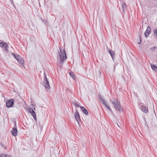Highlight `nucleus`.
I'll list each match as a JSON object with an SVG mask.
<instances>
[{
  "mask_svg": "<svg viewBox=\"0 0 157 157\" xmlns=\"http://www.w3.org/2000/svg\"><path fill=\"white\" fill-rule=\"evenodd\" d=\"M5 50L6 51H8V47L5 48Z\"/></svg>",
  "mask_w": 157,
  "mask_h": 157,
  "instance_id": "nucleus-30",
  "label": "nucleus"
},
{
  "mask_svg": "<svg viewBox=\"0 0 157 157\" xmlns=\"http://www.w3.org/2000/svg\"><path fill=\"white\" fill-rule=\"evenodd\" d=\"M0 157H11L8 155H5L4 156L3 155H0Z\"/></svg>",
  "mask_w": 157,
  "mask_h": 157,
  "instance_id": "nucleus-20",
  "label": "nucleus"
},
{
  "mask_svg": "<svg viewBox=\"0 0 157 157\" xmlns=\"http://www.w3.org/2000/svg\"><path fill=\"white\" fill-rule=\"evenodd\" d=\"M60 52H59V59H57V64L61 65L66 60L67 57L64 48H60Z\"/></svg>",
  "mask_w": 157,
  "mask_h": 157,
  "instance_id": "nucleus-1",
  "label": "nucleus"
},
{
  "mask_svg": "<svg viewBox=\"0 0 157 157\" xmlns=\"http://www.w3.org/2000/svg\"><path fill=\"white\" fill-rule=\"evenodd\" d=\"M116 109V110L117 111H118L119 112L120 111L121 109Z\"/></svg>",
  "mask_w": 157,
  "mask_h": 157,
  "instance_id": "nucleus-28",
  "label": "nucleus"
},
{
  "mask_svg": "<svg viewBox=\"0 0 157 157\" xmlns=\"http://www.w3.org/2000/svg\"><path fill=\"white\" fill-rule=\"evenodd\" d=\"M107 112L108 113H110L111 114H113L111 109H107Z\"/></svg>",
  "mask_w": 157,
  "mask_h": 157,
  "instance_id": "nucleus-18",
  "label": "nucleus"
},
{
  "mask_svg": "<svg viewBox=\"0 0 157 157\" xmlns=\"http://www.w3.org/2000/svg\"><path fill=\"white\" fill-rule=\"evenodd\" d=\"M154 32L156 34V36H157V29H155L154 31Z\"/></svg>",
  "mask_w": 157,
  "mask_h": 157,
  "instance_id": "nucleus-25",
  "label": "nucleus"
},
{
  "mask_svg": "<svg viewBox=\"0 0 157 157\" xmlns=\"http://www.w3.org/2000/svg\"><path fill=\"white\" fill-rule=\"evenodd\" d=\"M100 101L107 108H110L107 105V103L106 101L104 100L102 98H100Z\"/></svg>",
  "mask_w": 157,
  "mask_h": 157,
  "instance_id": "nucleus-10",
  "label": "nucleus"
},
{
  "mask_svg": "<svg viewBox=\"0 0 157 157\" xmlns=\"http://www.w3.org/2000/svg\"><path fill=\"white\" fill-rule=\"evenodd\" d=\"M126 7V4L124 3H123L122 5V7L123 8V10H124V9H125Z\"/></svg>",
  "mask_w": 157,
  "mask_h": 157,
  "instance_id": "nucleus-19",
  "label": "nucleus"
},
{
  "mask_svg": "<svg viewBox=\"0 0 157 157\" xmlns=\"http://www.w3.org/2000/svg\"><path fill=\"white\" fill-rule=\"evenodd\" d=\"M117 125L119 127V126L118 124H117Z\"/></svg>",
  "mask_w": 157,
  "mask_h": 157,
  "instance_id": "nucleus-32",
  "label": "nucleus"
},
{
  "mask_svg": "<svg viewBox=\"0 0 157 157\" xmlns=\"http://www.w3.org/2000/svg\"><path fill=\"white\" fill-rule=\"evenodd\" d=\"M151 32V28L150 26H148L147 28L146 31L144 33V35L146 38L149 36V34Z\"/></svg>",
  "mask_w": 157,
  "mask_h": 157,
  "instance_id": "nucleus-7",
  "label": "nucleus"
},
{
  "mask_svg": "<svg viewBox=\"0 0 157 157\" xmlns=\"http://www.w3.org/2000/svg\"><path fill=\"white\" fill-rule=\"evenodd\" d=\"M69 74L71 77L74 80H76V77L75 75L72 72H70L69 73Z\"/></svg>",
  "mask_w": 157,
  "mask_h": 157,
  "instance_id": "nucleus-13",
  "label": "nucleus"
},
{
  "mask_svg": "<svg viewBox=\"0 0 157 157\" xmlns=\"http://www.w3.org/2000/svg\"><path fill=\"white\" fill-rule=\"evenodd\" d=\"M148 109H141V110L144 113H147L148 111Z\"/></svg>",
  "mask_w": 157,
  "mask_h": 157,
  "instance_id": "nucleus-17",
  "label": "nucleus"
},
{
  "mask_svg": "<svg viewBox=\"0 0 157 157\" xmlns=\"http://www.w3.org/2000/svg\"><path fill=\"white\" fill-rule=\"evenodd\" d=\"M116 65V64H115L114 65V66H113V71L114 72L115 71Z\"/></svg>",
  "mask_w": 157,
  "mask_h": 157,
  "instance_id": "nucleus-27",
  "label": "nucleus"
},
{
  "mask_svg": "<svg viewBox=\"0 0 157 157\" xmlns=\"http://www.w3.org/2000/svg\"><path fill=\"white\" fill-rule=\"evenodd\" d=\"M12 55L14 56L15 58L18 61L20 59V58H22L21 57H20V56L19 55H17V54L13 53H12Z\"/></svg>",
  "mask_w": 157,
  "mask_h": 157,
  "instance_id": "nucleus-12",
  "label": "nucleus"
},
{
  "mask_svg": "<svg viewBox=\"0 0 157 157\" xmlns=\"http://www.w3.org/2000/svg\"><path fill=\"white\" fill-rule=\"evenodd\" d=\"M141 108H146V106L144 105H142L141 106Z\"/></svg>",
  "mask_w": 157,
  "mask_h": 157,
  "instance_id": "nucleus-31",
  "label": "nucleus"
},
{
  "mask_svg": "<svg viewBox=\"0 0 157 157\" xmlns=\"http://www.w3.org/2000/svg\"><path fill=\"white\" fill-rule=\"evenodd\" d=\"M19 99L20 100V102L21 103L23 104H25V102L21 98H19Z\"/></svg>",
  "mask_w": 157,
  "mask_h": 157,
  "instance_id": "nucleus-22",
  "label": "nucleus"
},
{
  "mask_svg": "<svg viewBox=\"0 0 157 157\" xmlns=\"http://www.w3.org/2000/svg\"><path fill=\"white\" fill-rule=\"evenodd\" d=\"M109 52L110 55L111 56L113 59V56L115 55V53L113 52V51L111 50H109Z\"/></svg>",
  "mask_w": 157,
  "mask_h": 157,
  "instance_id": "nucleus-15",
  "label": "nucleus"
},
{
  "mask_svg": "<svg viewBox=\"0 0 157 157\" xmlns=\"http://www.w3.org/2000/svg\"><path fill=\"white\" fill-rule=\"evenodd\" d=\"M75 116L77 121L78 123L80 121V119L79 114L77 110H76V111L75 113Z\"/></svg>",
  "mask_w": 157,
  "mask_h": 157,
  "instance_id": "nucleus-8",
  "label": "nucleus"
},
{
  "mask_svg": "<svg viewBox=\"0 0 157 157\" xmlns=\"http://www.w3.org/2000/svg\"><path fill=\"white\" fill-rule=\"evenodd\" d=\"M151 67L153 71L155 72L157 71V67L154 65L151 64Z\"/></svg>",
  "mask_w": 157,
  "mask_h": 157,
  "instance_id": "nucleus-14",
  "label": "nucleus"
},
{
  "mask_svg": "<svg viewBox=\"0 0 157 157\" xmlns=\"http://www.w3.org/2000/svg\"><path fill=\"white\" fill-rule=\"evenodd\" d=\"M83 112L86 115H87L88 114V111L86 109H81Z\"/></svg>",
  "mask_w": 157,
  "mask_h": 157,
  "instance_id": "nucleus-16",
  "label": "nucleus"
},
{
  "mask_svg": "<svg viewBox=\"0 0 157 157\" xmlns=\"http://www.w3.org/2000/svg\"><path fill=\"white\" fill-rule=\"evenodd\" d=\"M32 107L33 108H35V105H32Z\"/></svg>",
  "mask_w": 157,
  "mask_h": 157,
  "instance_id": "nucleus-29",
  "label": "nucleus"
},
{
  "mask_svg": "<svg viewBox=\"0 0 157 157\" xmlns=\"http://www.w3.org/2000/svg\"><path fill=\"white\" fill-rule=\"evenodd\" d=\"M17 131L16 123H15L14 127L13 128V130L11 131L12 134L13 136H17Z\"/></svg>",
  "mask_w": 157,
  "mask_h": 157,
  "instance_id": "nucleus-6",
  "label": "nucleus"
},
{
  "mask_svg": "<svg viewBox=\"0 0 157 157\" xmlns=\"http://www.w3.org/2000/svg\"><path fill=\"white\" fill-rule=\"evenodd\" d=\"M112 103L115 108H120V104L117 100L112 101Z\"/></svg>",
  "mask_w": 157,
  "mask_h": 157,
  "instance_id": "nucleus-5",
  "label": "nucleus"
},
{
  "mask_svg": "<svg viewBox=\"0 0 157 157\" xmlns=\"http://www.w3.org/2000/svg\"><path fill=\"white\" fill-rule=\"evenodd\" d=\"M72 106L76 108H78L79 107L80 108H85L83 106H79L78 104L75 102H73L72 103Z\"/></svg>",
  "mask_w": 157,
  "mask_h": 157,
  "instance_id": "nucleus-11",
  "label": "nucleus"
},
{
  "mask_svg": "<svg viewBox=\"0 0 157 157\" xmlns=\"http://www.w3.org/2000/svg\"><path fill=\"white\" fill-rule=\"evenodd\" d=\"M156 48V47H152L150 48V50L152 51H155V49Z\"/></svg>",
  "mask_w": 157,
  "mask_h": 157,
  "instance_id": "nucleus-23",
  "label": "nucleus"
},
{
  "mask_svg": "<svg viewBox=\"0 0 157 157\" xmlns=\"http://www.w3.org/2000/svg\"><path fill=\"white\" fill-rule=\"evenodd\" d=\"M4 45V43L2 42H0V47H3Z\"/></svg>",
  "mask_w": 157,
  "mask_h": 157,
  "instance_id": "nucleus-21",
  "label": "nucleus"
},
{
  "mask_svg": "<svg viewBox=\"0 0 157 157\" xmlns=\"http://www.w3.org/2000/svg\"><path fill=\"white\" fill-rule=\"evenodd\" d=\"M44 79L42 82V85L47 90V91H48L50 90V86L49 81L47 77V75L45 73H44Z\"/></svg>",
  "mask_w": 157,
  "mask_h": 157,
  "instance_id": "nucleus-2",
  "label": "nucleus"
},
{
  "mask_svg": "<svg viewBox=\"0 0 157 157\" xmlns=\"http://www.w3.org/2000/svg\"><path fill=\"white\" fill-rule=\"evenodd\" d=\"M141 35L140 34H139V37H140V40L138 42V44H140V43H141Z\"/></svg>",
  "mask_w": 157,
  "mask_h": 157,
  "instance_id": "nucleus-24",
  "label": "nucleus"
},
{
  "mask_svg": "<svg viewBox=\"0 0 157 157\" xmlns=\"http://www.w3.org/2000/svg\"><path fill=\"white\" fill-rule=\"evenodd\" d=\"M33 109H33H27V111L31 115L35 120H36V117L34 111V110H36V109Z\"/></svg>",
  "mask_w": 157,
  "mask_h": 157,
  "instance_id": "nucleus-4",
  "label": "nucleus"
},
{
  "mask_svg": "<svg viewBox=\"0 0 157 157\" xmlns=\"http://www.w3.org/2000/svg\"><path fill=\"white\" fill-rule=\"evenodd\" d=\"M14 102H17L18 103L19 105V106L21 107V104H20V101H17L16 100H15L13 99H11L9 100H7L6 102V106L8 107H12L13 105H14Z\"/></svg>",
  "mask_w": 157,
  "mask_h": 157,
  "instance_id": "nucleus-3",
  "label": "nucleus"
},
{
  "mask_svg": "<svg viewBox=\"0 0 157 157\" xmlns=\"http://www.w3.org/2000/svg\"><path fill=\"white\" fill-rule=\"evenodd\" d=\"M18 62L20 67H24V61L22 58H20L18 61Z\"/></svg>",
  "mask_w": 157,
  "mask_h": 157,
  "instance_id": "nucleus-9",
  "label": "nucleus"
},
{
  "mask_svg": "<svg viewBox=\"0 0 157 157\" xmlns=\"http://www.w3.org/2000/svg\"><path fill=\"white\" fill-rule=\"evenodd\" d=\"M8 45L7 43H5L4 47L5 48L8 47Z\"/></svg>",
  "mask_w": 157,
  "mask_h": 157,
  "instance_id": "nucleus-26",
  "label": "nucleus"
}]
</instances>
